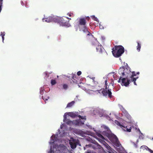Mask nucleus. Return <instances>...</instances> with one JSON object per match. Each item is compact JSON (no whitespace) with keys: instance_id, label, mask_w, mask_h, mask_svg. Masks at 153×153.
I'll return each mask as SVG.
<instances>
[{"instance_id":"f257e3e1","label":"nucleus","mask_w":153,"mask_h":153,"mask_svg":"<svg viewBox=\"0 0 153 153\" xmlns=\"http://www.w3.org/2000/svg\"><path fill=\"white\" fill-rule=\"evenodd\" d=\"M78 25L80 31L88 34V30L86 26V21L85 18H82L78 19Z\"/></svg>"},{"instance_id":"f03ea898","label":"nucleus","mask_w":153,"mask_h":153,"mask_svg":"<svg viewBox=\"0 0 153 153\" xmlns=\"http://www.w3.org/2000/svg\"><path fill=\"white\" fill-rule=\"evenodd\" d=\"M103 127L105 129H106L107 131L108 132L107 133H106V131H104L103 133H105L106 136L110 138V139H113L116 146H117V147L120 146L121 144L120 142H119L117 136H115L114 134H111L110 133V131L109 130V128L107 127V126H103Z\"/></svg>"},{"instance_id":"7ed1b4c3","label":"nucleus","mask_w":153,"mask_h":153,"mask_svg":"<svg viewBox=\"0 0 153 153\" xmlns=\"http://www.w3.org/2000/svg\"><path fill=\"white\" fill-rule=\"evenodd\" d=\"M112 50L113 55L115 57H119L125 51L124 48L121 45L115 46Z\"/></svg>"},{"instance_id":"20e7f679","label":"nucleus","mask_w":153,"mask_h":153,"mask_svg":"<svg viewBox=\"0 0 153 153\" xmlns=\"http://www.w3.org/2000/svg\"><path fill=\"white\" fill-rule=\"evenodd\" d=\"M118 74L122 75L126 77H130L131 73L130 71V68L127 66L126 68L122 66L118 70Z\"/></svg>"},{"instance_id":"39448f33","label":"nucleus","mask_w":153,"mask_h":153,"mask_svg":"<svg viewBox=\"0 0 153 153\" xmlns=\"http://www.w3.org/2000/svg\"><path fill=\"white\" fill-rule=\"evenodd\" d=\"M55 22L57 23L60 25L62 26H65L67 27H69L70 26L69 21H66L65 19L62 17L56 16Z\"/></svg>"},{"instance_id":"423d86ee","label":"nucleus","mask_w":153,"mask_h":153,"mask_svg":"<svg viewBox=\"0 0 153 153\" xmlns=\"http://www.w3.org/2000/svg\"><path fill=\"white\" fill-rule=\"evenodd\" d=\"M87 35V39L92 46H95L99 43L98 41L95 39L93 36L89 32H88Z\"/></svg>"},{"instance_id":"0eeeda50","label":"nucleus","mask_w":153,"mask_h":153,"mask_svg":"<svg viewBox=\"0 0 153 153\" xmlns=\"http://www.w3.org/2000/svg\"><path fill=\"white\" fill-rule=\"evenodd\" d=\"M107 80H106L105 81V85H106V87L105 89H102L101 88V89L98 90V91L99 93L101 94L102 93V95L104 96H106L108 94V96L110 97H112V92L110 90L108 89L107 90Z\"/></svg>"},{"instance_id":"6e6552de","label":"nucleus","mask_w":153,"mask_h":153,"mask_svg":"<svg viewBox=\"0 0 153 153\" xmlns=\"http://www.w3.org/2000/svg\"><path fill=\"white\" fill-rule=\"evenodd\" d=\"M78 143L79 140L74 139L73 137H71L69 140V144L72 149H74L76 148Z\"/></svg>"},{"instance_id":"1a4fd4ad","label":"nucleus","mask_w":153,"mask_h":153,"mask_svg":"<svg viewBox=\"0 0 153 153\" xmlns=\"http://www.w3.org/2000/svg\"><path fill=\"white\" fill-rule=\"evenodd\" d=\"M63 121L68 124H70L71 123H72L73 124H75L76 125H79V122L77 121V120L72 122L70 120H69V119H67V116L65 115L64 116Z\"/></svg>"},{"instance_id":"9d476101","label":"nucleus","mask_w":153,"mask_h":153,"mask_svg":"<svg viewBox=\"0 0 153 153\" xmlns=\"http://www.w3.org/2000/svg\"><path fill=\"white\" fill-rule=\"evenodd\" d=\"M62 145H55L53 146V148L52 146H51L50 150V152L52 153V152H56L57 151H60V148L62 146Z\"/></svg>"},{"instance_id":"9b49d317","label":"nucleus","mask_w":153,"mask_h":153,"mask_svg":"<svg viewBox=\"0 0 153 153\" xmlns=\"http://www.w3.org/2000/svg\"><path fill=\"white\" fill-rule=\"evenodd\" d=\"M129 77H126L122 78V85H124L125 86H127L129 84L130 82V79H129Z\"/></svg>"},{"instance_id":"f8f14e48","label":"nucleus","mask_w":153,"mask_h":153,"mask_svg":"<svg viewBox=\"0 0 153 153\" xmlns=\"http://www.w3.org/2000/svg\"><path fill=\"white\" fill-rule=\"evenodd\" d=\"M97 47H96L97 51L100 53H102L103 52H105V50L102 46L101 45L98 44Z\"/></svg>"},{"instance_id":"ddd939ff","label":"nucleus","mask_w":153,"mask_h":153,"mask_svg":"<svg viewBox=\"0 0 153 153\" xmlns=\"http://www.w3.org/2000/svg\"><path fill=\"white\" fill-rule=\"evenodd\" d=\"M99 140L100 142L101 143H102L103 144L104 146L109 151H110L111 150V148L110 146H109L108 144L107 143H106L104 141L101 140V139H99Z\"/></svg>"},{"instance_id":"4468645a","label":"nucleus","mask_w":153,"mask_h":153,"mask_svg":"<svg viewBox=\"0 0 153 153\" xmlns=\"http://www.w3.org/2000/svg\"><path fill=\"white\" fill-rule=\"evenodd\" d=\"M56 17L49 16L45 20V21L47 22H56Z\"/></svg>"},{"instance_id":"2eb2a0df","label":"nucleus","mask_w":153,"mask_h":153,"mask_svg":"<svg viewBox=\"0 0 153 153\" xmlns=\"http://www.w3.org/2000/svg\"><path fill=\"white\" fill-rule=\"evenodd\" d=\"M77 79H78V78L76 77V75H73L72 76L71 79L74 83H77L78 82Z\"/></svg>"},{"instance_id":"dca6fc26","label":"nucleus","mask_w":153,"mask_h":153,"mask_svg":"<svg viewBox=\"0 0 153 153\" xmlns=\"http://www.w3.org/2000/svg\"><path fill=\"white\" fill-rule=\"evenodd\" d=\"M115 123L117 126H120L121 127H123L126 128L125 126H124L122 124H120V122L117 121V120H115Z\"/></svg>"},{"instance_id":"f3484780","label":"nucleus","mask_w":153,"mask_h":153,"mask_svg":"<svg viewBox=\"0 0 153 153\" xmlns=\"http://www.w3.org/2000/svg\"><path fill=\"white\" fill-rule=\"evenodd\" d=\"M69 116H70L71 117H76L77 115L75 113L73 112H69L68 113Z\"/></svg>"},{"instance_id":"a211bd4d","label":"nucleus","mask_w":153,"mask_h":153,"mask_svg":"<svg viewBox=\"0 0 153 153\" xmlns=\"http://www.w3.org/2000/svg\"><path fill=\"white\" fill-rule=\"evenodd\" d=\"M75 103V102L74 101H71L68 104H67L66 107H71V106H72Z\"/></svg>"},{"instance_id":"6ab92c4d","label":"nucleus","mask_w":153,"mask_h":153,"mask_svg":"<svg viewBox=\"0 0 153 153\" xmlns=\"http://www.w3.org/2000/svg\"><path fill=\"white\" fill-rule=\"evenodd\" d=\"M138 78V77H137L136 78H133L132 79H130V82H133V81L134 85H136L137 84L136 82V81Z\"/></svg>"},{"instance_id":"aec40b11","label":"nucleus","mask_w":153,"mask_h":153,"mask_svg":"<svg viewBox=\"0 0 153 153\" xmlns=\"http://www.w3.org/2000/svg\"><path fill=\"white\" fill-rule=\"evenodd\" d=\"M137 51L138 52H139L140 51V50L141 45H140V43H139L138 42H137Z\"/></svg>"},{"instance_id":"412c9836","label":"nucleus","mask_w":153,"mask_h":153,"mask_svg":"<svg viewBox=\"0 0 153 153\" xmlns=\"http://www.w3.org/2000/svg\"><path fill=\"white\" fill-rule=\"evenodd\" d=\"M136 74L135 73V72L133 71L132 72V74L131 75V74L130 75V78L131 79H132L133 78H134V76H136Z\"/></svg>"},{"instance_id":"4be33fe9","label":"nucleus","mask_w":153,"mask_h":153,"mask_svg":"<svg viewBox=\"0 0 153 153\" xmlns=\"http://www.w3.org/2000/svg\"><path fill=\"white\" fill-rule=\"evenodd\" d=\"M56 83L55 79H52L51 81V83L52 85H54Z\"/></svg>"},{"instance_id":"5701e85b","label":"nucleus","mask_w":153,"mask_h":153,"mask_svg":"<svg viewBox=\"0 0 153 153\" xmlns=\"http://www.w3.org/2000/svg\"><path fill=\"white\" fill-rule=\"evenodd\" d=\"M97 135L99 137L101 138V139H105V138L104 136H103L102 135L100 134V133H98L97 134Z\"/></svg>"},{"instance_id":"b1692460","label":"nucleus","mask_w":153,"mask_h":153,"mask_svg":"<svg viewBox=\"0 0 153 153\" xmlns=\"http://www.w3.org/2000/svg\"><path fill=\"white\" fill-rule=\"evenodd\" d=\"M3 0H0V13L2 10V6Z\"/></svg>"},{"instance_id":"393cba45","label":"nucleus","mask_w":153,"mask_h":153,"mask_svg":"<svg viewBox=\"0 0 153 153\" xmlns=\"http://www.w3.org/2000/svg\"><path fill=\"white\" fill-rule=\"evenodd\" d=\"M68 87V85H67V84H64L63 85V88L64 89H67Z\"/></svg>"},{"instance_id":"a878e982","label":"nucleus","mask_w":153,"mask_h":153,"mask_svg":"<svg viewBox=\"0 0 153 153\" xmlns=\"http://www.w3.org/2000/svg\"><path fill=\"white\" fill-rule=\"evenodd\" d=\"M43 99L45 100V101H47L48 100V99H49V97L47 96V95H46L45 96V97L44 98H43V97H42Z\"/></svg>"},{"instance_id":"bb28decb","label":"nucleus","mask_w":153,"mask_h":153,"mask_svg":"<svg viewBox=\"0 0 153 153\" xmlns=\"http://www.w3.org/2000/svg\"><path fill=\"white\" fill-rule=\"evenodd\" d=\"M146 147H147V146H146V145H143L142 146H141L140 149L144 150L145 149H146Z\"/></svg>"},{"instance_id":"cd10ccee","label":"nucleus","mask_w":153,"mask_h":153,"mask_svg":"<svg viewBox=\"0 0 153 153\" xmlns=\"http://www.w3.org/2000/svg\"><path fill=\"white\" fill-rule=\"evenodd\" d=\"M146 150H148L151 153H153V151L151 150V149H149V148L147 146V147H146Z\"/></svg>"},{"instance_id":"c85d7f7f","label":"nucleus","mask_w":153,"mask_h":153,"mask_svg":"<svg viewBox=\"0 0 153 153\" xmlns=\"http://www.w3.org/2000/svg\"><path fill=\"white\" fill-rule=\"evenodd\" d=\"M78 117L80 118H81L82 119H86V117H82V116H81L80 115H78Z\"/></svg>"},{"instance_id":"c756f323","label":"nucleus","mask_w":153,"mask_h":153,"mask_svg":"<svg viewBox=\"0 0 153 153\" xmlns=\"http://www.w3.org/2000/svg\"><path fill=\"white\" fill-rule=\"evenodd\" d=\"M123 76H122V75H121L120 76L119 79L118 80V82H120L121 81V80L122 81V78L123 77Z\"/></svg>"},{"instance_id":"7c9ffc66","label":"nucleus","mask_w":153,"mask_h":153,"mask_svg":"<svg viewBox=\"0 0 153 153\" xmlns=\"http://www.w3.org/2000/svg\"><path fill=\"white\" fill-rule=\"evenodd\" d=\"M5 34V32H1L0 35L1 37L2 36H4Z\"/></svg>"},{"instance_id":"2f4dec72","label":"nucleus","mask_w":153,"mask_h":153,"mask_svg":"<svg viewBox=\"0 0 153 153\" xmlns=\"http://www.w3.org/2000/svg\"><path fill=\"white\" fill-rule=\"evenodd\" d=\"M126 128L127 129V131L128 132H130L131 131V128H127V127H126Z\"/></svg>"},{"instance_id":"473e14b6","label":"nucleus","mask_w":153,"mask_h":153,"mask_svg":"<svg viewBox=\"0 0 153 153\" xmlns=\"http://www.w3.org/2000/svg\"><path fill=\"white\" fill-rule=\"evenodd\" d=\"M92 18L94 20H95V21H97V20L98 19H97V18H96V17H95V16H92Z\"/></svg>"},{"instance_id":"72a5a7b5","label":"nucleus","mask_w":153,"mask_h":153,"mask_svg":"<svg viewBox=\"0 0 153 153\" xmlns=\"http://www.w3.org/2000/svg\"><path fill=\"white\" fill-rule=\"evenodd\" d=\"M43 90L42 88H41V89H40V93L41 94H43Z\"/></svg>"},{"instance_id":"f704fd0d","label":"nucleus","mask_w":153,"mask_h":153,"mask_svg":"<svg viewBox=\"0 0 153 153\" xmlns=\"http://www.w3.org/2000/svg\"><path fill=\"white\" fill-rule=\"evenodd\" d=\"M81 74L82 72L81 71H79L78 72H77V74L78 76L81 75Z\"/></svg>"},{"instance_id":"c9c22d12","label":"nucleus","mask_w":153,"mask_h":153,"mask_svg":"<svg viewBox=\"0 0 153 153\" xmlns=\"http://www.w3.org/2000/svg\"><path fill=\"white\" fill-rule=\"evenodd\" d=\"M85 19L86 20H87L88 21H89L90 19V18L89 16L85 17Z\"/></svg>"},{"instance_id":"e433bc0d","label":"nucleus","mask_w":153,"mask_h":153,"mask_svg":"<svg viewBox=\"0 0 153 153\" xmlns=\"http://www.w3.org/2000/svg\"><path fill=\"white\" fill-rule=\"evenodd\" d=\"M21 5L22 6H24V2L23 1H21Z\"/></svg>"},{"instance_id":"4c0bfd02","label":"nucleus","mask_w":153,"mask_h":153,"mask_svg":"<svg viewBox=\"0 0 153 153\" xmlns=\"http://www.w3.org/2000/svg\"><path fill=\"white\" fill-rule=\"evenodd\" d=\"M85 153H92L91 152V151H89L88 150L86 152H85Z\"/></svg>"},{"instance_id":"58836bf2","label":"nucleus","mask_w":153,"mask_h":153,"mask_svg":"<svg viewBox=\"0 0 153 153\" xmlns=\"http://www.w3.org/2000/svg\"><path fill=\"white\" fill-rule=\"evenodd\" d=\"M2 42H4V36H2Z\"/></svg>"},{"instance_id":"ea45409f","label":"nucleus","mask_w":153,"mask_h":153,"mask_svg":"<svg viewBox=\"0 0 153 153\" xmlns=\"http://www.w3.org/2000/svg\"><path fill=\"white\" fill-rule=\"evenodd\" d=\"M100 29H104V27L101 25L100 26Z\"/></svg>"},{"instance_id":"a19ab883","label":"nucleus","mask_w":153,"mask_h":153,"mask_svg":"<svg viewBox=\"0 0 153 153\" xmlns=\"http://www.w3.org/2000/svg\"><path fill=\"white\" fill-rule=\"evenodd\" d=\"M25 4L26 7H28V6L27 5V2H25Z\"/></svg>"},{"instance_id":"79ce46f5","label":"nucleus","mask_w":153,"mask_h":153,"mask_svg":"<svg viewBox=\"0 0 153 153\" xmlns=\"http://www.w3.org/2000/svg\"><path fill=\"white\" fill-rule=\"evenodd\" d=\"M68 15L70 17H71V13H68Z\"/></svg>"},{"instance_id":"37998d69","label":"nucleus","mask_w":153,"mask_h":153,"mask_svg":"<svg viewBox=\"0 0 153 153\" xmlns=\"http://www.w3.org/2000/svg\"><path fill=\"white\" fill-rule=\"evenodd\" d=\"M65 18L68 19H70V20L71 19V18H68V17H65Z\"/></svg>"},{"instance_id":"c03bdc74","label":"nucleus","mask_w":153,"mask_h":153,"mask_svg":"<svg viewBox=\"0 0 153 153\" xmlns=\"http://www.w3.org/2000/svg\"><path fill=\"white\" fill-rule=\"evenodd\" d=\"M137 74H140V72H137Z\"/></svg>"},{"instance_id":"a18cd8bd","label":"nucleus","mask_w":153,"mask_h":153,"mask_svg":"<svg viewBox=\"0 0 153 153\" xmlns=\"http://www.w3.org/2000/svg\"><path fill=\"white\" fill-rule=\"evenodd\" d=\"M94 79H95V77H93L92 78V79L93 80H94Z\"/></svg>"},{"instance_id":"49530a36","label":"nucleus","mask_w":153,"mask_h":153,"mask_svg":"<svg viewBox=\"0 0 153 153\" xmlns=\"http://www.w3.org/2000/svg\"><path fill=\"white\" fill-rule=\"evenodd\" d=\"M55 140H53L52 142H53V143L54 142H55Z\"/></svg>"},{"instance_id":"de8ad7c7","label":"nucleus","mask_w":153,"mask_h":153,"mask_svg":"<svg viewBox=\"0 0 153 153\" xmlns=\"http://www.w3.org/2000/svg\"><path fill=\"white\" fill-rule=\"evenodd\" d=\"M82 123V124H84V123Z\"/></svg>"},{"instance_id":"09e8293b","label":"nucleus","mask_w":153,"mask_h":153,"mask_svg":"<svg viewBox=\"0 0 153 153\" xmlns=\"http://www.w3.org/2000/svg\"><path fill=\"white\" fill-rule=\"evenodd\" d=\"M152 140H153V137H152Z\"/></svg>"}]
</instances>
